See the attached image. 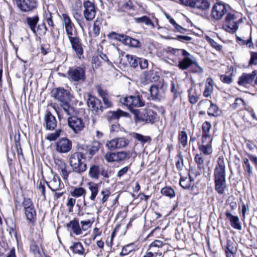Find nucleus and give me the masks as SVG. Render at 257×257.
<instances>
[{
  "label": "nucleus",
  "mask_w": 257,
  "mask_h": 257,
  "mask_svg": "<svg viewBox=\"0 0 257 257\" xmlns=\"http://www.w3.org/2000/svg\"><path fill=\"white\" fill-rule=\"evenodd\" d=\"M110 36L111 38L122 42L126 45L130 47L139 48L140 46V43L139 40L130 37L124 34H119L115 32H112Z\"/></svg>",
  "instance_id": "nucleus-10"
},
{
  "label": "nucleus",
  "mask_w": 257,
  "mask_h": 257,
  "mask_svg": "<svg viewBox=\"0 0 257 257\" xmlns=\"http://www.w3.org/2000/svg\"><path fill=\"white\" fill-rule=\"evenodd\" d=\"M87 104L89 109L96 114H100L104 110V107L101 101L96 97L91 94L88 95Z\"/></svg>",
  "instance_id": "nucleus-11"
},
{
  "label": "nucleus",
  "mask_w": 257,
  "mask_h": 257,
  "mask_svg": "<svg viewBox=\"0 0 257 257\" xmlns=\"http://www.w3.org/2000/svg\"><path fill=\"white\" fill-rule=\"evenodd\" d=\"M188 54L183 55V58L178 61V67L179 69L184 70L187 69L194 63V57L189 52Z\"/></svg>",
  "instance_id": "nucleus-19"
},
{
  "label": "nucleus",
  "mask_w": 257,
  "mask_h": 257,
  "mask_svg": "<svg viewBox=\"0 0 257 257\" xmlns=\"http://www.w3.org/2000/svg\"><path fill=\"white\" fill-rule=\"evenodd\" d=\"M215 189L219 194H223L226 188V180H214Z\"/></svg>",
  "instance_id": "nucleus-37"
},
{
  "label": "nucleus",
  "mask_w": 257,
  "mask_h": 257,
  "mask_svg": "<svg viewBox=\"0 0 257 257\" xmlns=\"http://www.w3.org/2000/svg\"><path fill=\"white\" fill-rule=\"evenodd\" d=\"M256 74L255 71L251 73H243L242 74V85L250 84L253 81Z\"/></svg>",
  "instance_id": "nucleus-39"
},
{
  "label": "nucleus",
  "mask_w": 257,
  "mask_h": 257,
  "mask_svg": "<svg viewBox=\"0 0 257 257\" xmlns=\"http://www.w3.org/2000/svg\"><path fill=\"white\" fill-rule=\"evenodd\" d=\"M127 114V113L120 109H118L117 111H109L107 114V119L110 123H116L120 116H126Z\"/></svg>",
  "instance_id": "nucleus-28"
},
{
  "label": "nucleus",
  "mask_w": 257,
  "mask_h": 257,
  "mask_svg": "<svg viewBox=\"0 0 257 257\" xmlns=\"http://www.w3.org/2000/svg\"><path fill=\"white\" fill-rule=\"evenodd\" d=\"M225 215L230 220V224L232 227L239 230L241 229L239 218L237 216L232 215L229 211L225 213Z\"/></svg>",
  "instance_id": "nucleus-36"
},
{
  "label": "nucleus",
  "mask_w": 257,
  "mask_h": 257,
  "mask_svg": "<svg viewBox=\"0 0 257 257\" xmlns=\"http://www.w3.org/2000/svg\"><path fill=\"white\" fill-rule=\"evenodd\" d=\"M96 88L99 96L101 97L102 99L108 96V93L106 90L102 89L100 86H97Z\"/></svg>",
  "instance_id": "nucleus-60"
},
{
  "label": "nucleus",
  "mask_w": 257,
  "mask_h": 257,
  "mask_svg": "<svg viewBox=\"0 0 257 257\" xmlns=\"http://www.w3.org/2000/svg\"><path fill=\"white\" fill-rule=\"evenodd\" d=\"M68 78L72 81H84L85 80V69L81 66L69 68L68 71Z\"/></svg>",
  "instance_id": "nucleus-8"
},
{
  "label": "nucleus",
  "mask_w": 257,
  "mask_h": 257,
  "mask_svg": "<svg viewBox=\"0 0 257 257\" xmlns=\"http://www.w3.org/2000/svg\"><path fill=\"white\" fill-rule=\"evenodd\" d=\"M109 173L104 168L97 165H92L90 166L89 170V176L93 179L98 180L100 175L104 178L108 179L109 177Z\"/></svg>",
  "instance_id": "nucleus-12"
},
{
  "label": "nucleus",
  "mask_w": 257,
  "mask_h": 257,
  "mask_svg": "<svg viewBox=\"0 0 257 257\" xmlns=\"http://www.w3.org/2000/svg\"><path fill=\"white\" fill-rule=\"evenodd\" d=\"M249 64H257V52H251V57L249 62Z\"/></svg>",
  "instance_id": "nucleus-64"
},
{
  "label": "nucleus",
  "mask_w": 257,
  "mask_h": 257,
  "mask_svg": "<svg viewBox=\"0 0 257 257\" xmlns=\"http://www.w3.org/2000/svg\"><path fill=\"white\" fill-rule=\"evenodd\" d=\"M194 160L197 164V167L199 169H201L204 167V161L203 158L202 154H197L195 155Z\"/></svg>",
  "instance_id": "nucleus-49"
},
{
  "label": "nucleus",
  "mask_w": 257,
  "mask_h": 257,
  "mask_svg": "<svg viewBox=\"0 0 257 257\" xmlns=\"http://www.w3.org/2000/svg\"><path fill=\"white\" fill-rule=\"evenodd\" d=\"M25 216L28 223L33 224L36 221V211L35 207L24 210Z\"/></svg>",
  "instance_id": "nucleus-32"
},
{
  "label": "nucleus",
  "mask_w": 257,
  "mask_h": 257,
  "mask_svg": "<svg viewBox=\"0 0 257 257\" xmlns=\"http://www.w3.org/2000/svg\"><path fill=\"white\" fill-rule=\"evenodd\" d=\"M68 38L72 49L77 57L80 59L83 54V48L81 39L78 36H70Z\"/></svg>",
  "instance_id": "nucleus-16"
},
{
  "label": "nucleus",
  "mask_w": 257,
  "mask_h": 257,
  "mask_svg": "<svg viewBox=\"0 0 257 257\" xmlns=\"http://www.w3.org/2000/svg\"><path fill=\"white\" fill-rule=\"evenodd\" d=\"M86 191L82 187L75 188L71 192V196L75 197H79L82 195L85 194Z\"/></svg>",
  "instance_id": "nucleus-48"
},
{
  "label": "nucleus",
  "mask_w": 257,
  "mask_h": 257,
  "mask_svg": "<svg viewBox=\"0 0 257 257\" xmlns=\"http://www.w3.org/2000/svg\"><path fill=\"white\" fill-rule=\"evenodd\" d=\"M45 126L47 130L53 131L57 125L56 117L49 111H47L44 116Z\"/></svg>",
  "instance_id": "nucleus-23"
},
{
  "label": "nucleus",
  "mask_w": 257,
  "mask_h": 257,
  "mask_svg": "<svg viewBox=\"0 0 257 257\" xmlns=\"http://www.w3.org/2000/svg\"><path fill=\"white\" fill-rule=\"evenodd\" d=\"M133 137L140 142L143 145L147 142L150 144L151 141V138L150 136H145L142 134L137 133H133Z\"/></svg>",
  "instance_id": "nucleus-41"
},
{
  "label": "nucleus",
  "mask_w": 257,
  "mask_h": 257,
  "mask_svg": "<svg viewBox=\"0 0 257 257\" xmlns=\"http://www.w3.org/2000/svg\"><path fill=\"white\" fill-rule=\"evenodd\" d=\"M149 91L152 99L155 101H160L164 98V92L162 87L159 88L158 86L152 85Z\"/></svg>",
  "instance_id": "nucleus-20"
},
{
  "label": "nucleus",
  "mask_w": 257,
  "mask_h": 257,
  "mask_svg": "<svg viewBox=\"0 0 257 257\" xmlns=\"http://www.w3.org/2000/svg\"><path fill=\"white\" fill-rule=\"evenodd\" d=\"M61 132V130L56 131L54 133L48 135L46 137V139L50 141L56 140V139L60 136Z\"/></svg>",
  "instance_id": "nucleus-54"
},
{
  "label": "nucleus",
  "mask_w": 257,
  "mask_h": 257,
  "mask_svg": "<svg viewBox=\"0 0 257 257\" xmlns=\"http://www.w3.org/2000/svg\"><path fill=\"white\" fill-rule=\"evenodd\" d=\"M198 149L205 155H209L212 154V150L211 142L209 140H206L205 143L202 145H199Z\"/></svg>",
  "instance_id": "nucleus-35"
},
{
  "label": "nucleus",
  "mask_w": 257,
  "mask_h": 257,
  "mask_svg": "<svg viewBox=\"0 0 257 257\" xmlns=\"http://www.w3.org/2000/svg\"><path fill=\"white\" fill-rule=\"evenodd\" d=\"M86 151L85 154V158L91 159L96 153H97L100 148V143L97 141H94L90 145L85 146ZM83 150H85L83 148Z\"/></svg>",
  "instance_id": "nucleus-25"
},
{
  "label": "nucleus",
  "mask_w": 257,
  "mask_h": 257,
  "mask_svg": "<svg viewBox=\"0 0 257 257\" xmlns=\"http://www.w3.org/2000/svg\"><path fill=\"white\" fill-rule=\"evenodd\" d=\"M198 105H205V106L209 105L207 111V114L210 116L213 117H217L218 115L219 108L215 104L212 102L211 101L208 99L202 100L199 102Z\"/></svg>",
  "instance_id": "nucleus-18"
},
{
  "label": "nucleus",
  "mask_w": 257,
  "mask_h": 257,
  "mask_svg": "<svg viewBox=\"0 0 257 257\" xmlns=\"http://www.w3.org/2000/svg\"><path fill=\"white\" fill-rule=\"evenodd\" d=\"M18 7L23 12H29L37 8L36 0H21L17 4Z\"/></svg>",
  "instance_id": "nucleus-21"
},
{
  "label": "nucleus",
  "mask_w": 257,
  "mask_h": 257,
  "mask_svg": "<svg viewBox=\"0 0 257 257\" xmlns=\"http://www.w3.org/2000/svg\"><path fill=\"white\" fill-rule=\"evenodd\" d=\"M178 141L183 148H185L187 145L188 136L186 132L181 131L179 132Z\"/></svg>",
  "instance_id": "nucleus-44"
},
{
  "label": "nucleus",
  "mask_w": 257,
  "mask_h": 257,
  "mask_svg": "<svg viewBox=\"0 0 257 257\" xmlns=\"http://www.w3.org/2000/svg\"><path fill=\"white\" fill-rule=\"evenodd\" d=\"M135 22L137 23H144L146 25L149 26L152 25L154 27V24L152 22L150 18L146 16H144L142 17L135 18Z\"/></svg>",
  "instance_id": "nucleus-46"
},
{
  "label": "nucleus",
  "mask_w": 257,
  "mask_h": 257,
  "mask_svg": "<svg viewBox=\"0 0 257 257\" xmlns=\"http://www.w3.org/2000/svg\"><path fill=\"white\" fill-rule=\"evenodd\" d=\"M58 170L60 172L61 175L64 180H67L71 171L68 170L67 165L62 161H59L58 163Z\"/></svg>",
  "instance_id": "nucleus-31"
},
{
  "label": "nucleus",
  "mask_w": 257,
  "mask_h": 257,
  "mask_svg": "<svg viewBox=\"0 0 257 257\" xmlns=\"http://www.w3.org/2000/svg\"><path fill=\"white\" fill-rule=\"evenodd\" d=\"M242 118L245 123H246V126L248 127L255 124V122H252V120H257L255 113L253 112L251 108H247L243 110V116Z\"/></svg>",
  "instance_id": "nucleus-24"
},
{
  "label": "nucleus",
  "mask_w": 257,
  "mask_h": 257,
  "mask_svg": "<svg viewBox=\"0 0 257 257\" xmlns=\"http://www.w3.org/2000/svg\"><path fill=\"white\" fill-rule=\"evenodd\" d=\"M141 83L146 85L150 83L158 81L159 76L158 73L153 70L145 71L140 76Z\"/></svg>",
  "instance_id": "nucleus-14"
},
{
  "label": "nucleus",
  "mask_w": 257,
  "mask_h": 257,
  "mask_svg": "<svg viewBox=\"0 0 257 257\" xmlns=\"http://www.w3.org/2000/svg\"><path fill=\"white\" fill-rule=\"evenodd\" d=\"M101 25L100 22L96 20L93 25V33L94 35V36H97L99 35L100 31V25Z\"/></svg>",
  "instance_id": "nucleus-55"
},
{
  "label": "nucleus",
  "mask_w": 257,
  "mask_h": 257,
  "mask_svg": "<svg viewBox=\"0 0 257 257\" xmlns=\"http://www.w3.org/2000/svg\"><path fill=\"white\" fill-rule=\"evenodd\" d=\"M72 142L67 138H62L57 141L55 144L56 151L61 154L67 153L72 149Z\"/></svg>",
  "instance_id": "nucleus-15"
},
{
  "label": "nucleus",
  "mask_w": 257,
  "mask_h": 257,
  "mask_svg": "<svg viewBox=\"0 0 257 257\" xmlns=\"http://www.w3.org/2000/svg\"><path fill=\"white\" fill-rule=\"evenodd\" d=\"M62 19L67 36H73V28H74V25L72 22L70 17L66 14H63L62 15Z\"/></svg>",
  "instance_id": "nucleus-27"
},
{
  "label": "nucleus",
  "mask_w": 257,
  "mask_h": 257,
  "mask_svg": "<svg viewBox=\"0 0 257 257\" xmlns=\"http://www.w3.org/2000/svg\"><path fill=\"white\" fill-rule=\"evenodd\" d=\"M102 99L104 104V109L111 108L113 106V103L108 96Z\"/></svg>",
  "instance_id": "nucleus-61"
},
{
  "label": "nucleus",
  "mask_w": 257,
  "mask_h": 257,
  "mask_svg": "<svg viewBox=\"0 0 257 257\" xmlns=\"http://www.w3.org/2000/svg\"><path fill=\"white\" fill-rule=\"evenodd\" d=\"M88 189L91 192L90 199L91 200H94L98 192V185L93 182H89L88 183Z\"/></svg>",
  "instance_id": "nucleus-40"
},
{
  "label": "nucleus",
  "mask_w": 257,
  "mask_h": 257,
  "mask_svg": "<svg viewBox=\"0 0 257 257\" xmlns=\"http://www.w3.org/2000/svg\"><path fill=\"white\" fill-rule=\"evenodd\" d=\"M74 253H77L79 255H84L85 249L80 242H74L72 245L70 247Z\"/></svg>",
  "instance_id": "nucleus-38"
},
{
  "label": "nucleus",
  "mask_w": 257,
  "mask_h": 257,
  "mask_svg": "<svg viewBox=\"0 0 257 257\" xmlns=\"http://www.w3.org/2000/svg\"><path fill=\"white\" fill-rule=\"evenodd\" d=\"M179 2L182 5L201 11L208 10L210 6L208 0H179Z\"/></svg>",
  "instance_id": "nucleus-9"
},
{
  "label": "nucleus",
  "mask_w": 257,
  "mask_h": 257,
  "mask_svg": "<svg viewBox=\"0 0 257 257\" xmlns=\"http://www.w3.org/2000/svg\"><path fill=\"white\" fill-rule=\"evenodd\" d=\"M211 128V123L208 121H205L202 124V143L204 144L206 140H209V142L212 141L211 136L210 133V129Z\"/></svg>",
  "instance_id": "nucleus-30"
},
{
  "label": "nucleus",
  "mask_w": 257,
  "mask_h": 257,
  "mask_svg": "<svg viewBox=\"0 0 257 257\" xmlns=\"http://www.w3.org/2000/svg\"><path fill=\"white\" fill-rule=\"evenodd\" d=\"M139 64L141 69H144L148 67V61L146 59L140 58Z\"/></svg>",
  "instance_id": "nucleus-63"
},
{
  "label": "nucleus",
  "mask_w": 257,
  "mask_h": 257,
  "mask_svg": "<svg viewBox=\"0 0 257 257\" xmlns=\"http://www.w3.org/2000/svg\"><path fill=\"white\" fill-rule=\"evenodd\" d=\"M191 69L193 73L201 74L203 72V69L199 65L195 59H194V63L192 64Z\"/></svg>",
  "instance_id": "nucleus-52"
},
{
  "label": "nucleus",
  "mask_w": 257,
  "mask_h": 257,
  "mask_svg": "<svg viewBox=\"0 0 257 257\" xmlns=\"http://www.w3.org/2000/svg\"><path fill=\"white\" fill-rule=\"evenodd\" d=\"M227 13L226 6L221 4H215L211 11L212 18L216 20H220L223 16Z\"/></svg>",
  "instance_id": "nucleus-17"
},
{
  "label": "nucleus",
  "mask_w": 257,
  "mask_h": 257,
  "mask_svg": "<svg viewBox=\"0 0 257 257\" xmlns=\"http://www.w3.org/2000/svg\"><path fill=\"white\" fill-rule=\"evenodd\" d=\"M121 102L127 106L130 110L133 109V107H143L145 104V100L142 96L140 94L126 96L121 99Z\"/></svg>",
  "instance_id": "nucleus-4"
},
{
  "label": "nucleus",
  "mask_w": 257,
  "mask_h": 257,
  "mask_svg": "<svg viewBox=\"0 0 257 257\" xmlns=\"http://www.w3.org/2000/svg\"><path fill=\"white\" fill-rule=\"evenodd\" d=\"M161 194L170 198H173L175 196V192L174 190L170 187H165L161 190Z\"/></svg>",
  "instance_id": "nucleus-42"
},
{
  "label": "nucleus",
  "mask_w": 257,
  "mask_h": 257,
  "mask_svg": "<svg viewBox=\"0 0 257 257\" xmlns=\"http://www.w3.org/2000/svg\"><path fill=\"white\" fill-rule=\"evenodd\" d=\"M82 159H86L83 152H75L70 156L69 163L73 172L81 174L86 170L87 165Z\"/></svg>",
  "instance_id": "nucleus-3"
},
{
  "label": "nucleus",
  "mask_w": 257,
  "mask_h": 257,
  "mask_svg": "<svg viewBox=\"0 0 257 257\" xmlns=\"http://www.w3.org/2000/svg\"><path fill=\"white\" fill-rule=\"evenodd\" d=\"M106 146L107 147L108 149L110 151H113L116 149H118L117 145H116V139H112L108 142L106 144Z\"/></svg>",
  "instance_id": "nucleus-58"
},
{
  "label": "nucleus",
  "mask_w": 257,
  "mask_h": 257,
  "mask_svg": "<svg viewBox=\"0 0 257 257\" xmlns=\"http://www.w3.org/2000/svg\"><path fill=\"white\" fill-rule=\"evenodd\" d=\"M68 230H71L72 232L78 235L82 233V229L80 226L78 219L74 218L73 220L70 221L66 225Z\"/></svg>",
  "instance_id": "nucleus-29"
},
{
  "label": "nucleus",
  "mask_w": 257,
  "mask_h": 257,
  "mask_svg": "<svg viewBox=\"0 0 257 257\" xmlns=\"http://www.w3.org/2000/svg\"><path fill=\"white\" fill-rule=\"evenodd\" d=\"M126 57L128 62L132 67L135 68L138 66L140 58L128 54L126 55Z\"/></svg>",
  "instance_id": "nucleus-43"
},
{
  "label": "nucleus",
  "mask_w": 257,
  "mask_h": 257,
  "mask_svg": "<svg viewBox=\"0 0 257 257\" xmlns=\"http://www.w3.org/2000/svg\"><path fill=\"white\" fill-rule=\"evenodd\" d=\"M74 113L67 118V123L69 127L75 134H78L85 127V123L81 117L73 115Z\"/></svg>",
  "instance_id": "nucleus-7"
},
{
  "label": "nucleus",
  "mask_w": 257,
  "mask_h": 257,
  "mask_svg": "<svg viewBox=\"0 0 257 257\" xmlns=\"http://www.w3.org/2000/svg\"><path fill=\"white\" fill-rule=\"evenodd\" d=\"M116 162H121L126 159H130L131 158V153L130 151H121L116 153Z\"/></svg>",
  "instance_id": "nucleus-45"
},
{
  "label": "nucleus",
  "mask_w": 257,
  "mask_h": 257,
  "mask_svg": "<svg viewBox=\"0 0 257 257\" xmlns=\"http://www.w3.org/2000/svg\"><path fill=\"white\" fill-rule=\"evenodd\" d=\"M116 141L118 149L124 148L128 144V140L124 138H117Z\"/></svg>",
  "instance_id": "nucleus-51"
},
{
  "label": "nucleus",
  "mask_w": 257,
  "mask_h": 257,
  "mask_svg": "<svg viewBox=\"0 0 257 257\" xmlns=\"http://www.w3.org/2000/svg\"><path fill=\"white\" fill-rule=\"evenodd\" d=\"M241 154L238 152V154L234 155V159L230 166V171L232 175L235 176L236 178L240 176V165L241 161L240 157Z\"/></svg>",
  "instance_id": "nucleus-22"
},
{
  "label": "nucleus",
  "mask_w": 257,
  "mask_h": 257,
  "mask_svg": "<svg viewBox=\"0 0 257 257\" xmlns=\"http://www.w3.org/2000/svg\"><path fill=\"white\" fill-rule=\"evenodd\" d=\"M179 184L183 188L187 189L190 187L191 181L187 177H181Z\"/></svg>",
  "instance_id": "nucleus-50"
},
{
  "label": "nucleus",
  "mask_w": 257,
  "mask_h": 257,
  "mask_svg": "<svg viewBox=\"0 0 257 257\" xmlns=\"http://www.w3.org/2000/svg\"><path fill=\"white\" fill-rule=\"evenodd\" d=\"M105 159L108 162H116V153H107L105 156Z\"/></svg>",
  "instance_id": "nucleus-57"
},
{
  "label": "nucleus",
  "mask_w": 257,
  "mask_h": 257,
  "mask_svg": "<svg viewBox=\"0 0 257 257\" xmlns=\"http://www.w3.org/2000/svg\"><path fill=\"white\" fill-rule=\"evenodd\" d=\"M131 111L134 115L136 122L153 124L155 121L157 113L151 109H132Z\"/></svg>",
  "instance_id": "nucleus-2"
},
{
  "label": "nucleus",
  "mask_w": 257,
  "mask_h": 257,
  "mask_svg": "<svg viewBox=\"0 0 257 257\" xmlns=\"http://www.w3.org/2000/svg\"><path fill=\"white\" fill-rule=\"evenodd\" d=\"M83 7V15L86 21L90 22L94 20L96 15L97 8L93 2L84 0L82 3Z\"/></svg>",
  "instance_id": "nucleus-5"
},
{
  "label": "nucleus",
  "mask_w": 257,
  "mask_h": 257,
  "mask_svg": "<svg viewBox=\"0 0 257 257\" xmlns=\"http://www.w3.org/2000/svg\"><path fill=\"white\" fill-rule=\"evenodd\" d=\"M214 180H226L225 163L222 157H219L214 171Z\"/></svg>",
  "instance_id": "nucleus-13"
},
{
  "label": "nucleus",
  "mask_w": 257,
  "mask_h": 257,
  "mask_svg": "<svg viewBox=\"0 0 257 257\" xmlns=\"http://www.w3.org/2000/svg\"><path fill=\"white\" fill-rule=\"evenodd\" d=\"M177 157L178 159L176 163V166L178 171H181L183 167V157L181 153H179Z\"/></svg>",
  "instance_id": "nucleus-56"
},
{
  "label": "nucleus",
  "mask_w": 257,
  "mask_h": 257,
  "mask_svg": "<svg viewBox=\"0 0 257 257\" xmlns=\"http://www.w3.org/2000/svg\"><path fill=\"white\" fill-rule=\"evenodd\" d=\"M54 97L57 100L68 115H71L74 113V108L70 104L71 100L70 92L63 88L59 87L54 91Z\"/></svg>",
  "instance_id": "nucleus-1"
},
{
  "label": "nucleus",
  "mask_w": 257,
  "mask_h": 257,
  "mask_svg": "<svg viewBox=\"0 0 257 257\" xmlns=\"http://www.w3.org/2000/svg\"><path fill=\"white\" fill-rule=\"evenodd\" d=\"M165 52L166 53L171 54L174 56H175L180 59V56L185 55L188 54V52L185 49H176L171 47H168L165 49Z\"/></svg>",
  "instance_id": "nucleus-34"
},
{
  "label": "nucleus",
  "mask_w": 257,
  "mask_h": 257,
  "mask_svg": "<svg viewBox=\"0 0 257 257\" xmlns=\"http://www.w3.org/2000/svg\"><path fill=\"white\" fill-rule=\"evenodd\" d=\"M30 251L33 253L35 257H40L41 255L39 247L35 243H32L31 244Z\"/></svg>",
  "instance_id": "nucleus-53"
},
{
  "label": "nucleus",
  "mask_w": 257,
  "mask_h": 257,
  "mask_svg": "<svg viewBox=\"0 0 257 257\" xmlns=\"http://www.w3.org/2000/svg\"><path fill=\"white\" fill-rule=\"evenodd\" d=\"M244 162V168L245 171L248 173L249 175L251 174L252 171L251 168L249 163L248 160L247 159H245L243 160Z\"/></svg>",
  "instance_id": "nucleus-62"
},
{
  "label": "nucleus",
  "mask_w": 257,
  "mask_h": 257,
  "mask_svg": "<svg viewBox=\"0 0 257 257\" xmlns=\"http://www.w3.org/2000/svg\"><path fill=\"white\" fill-rule=\"evenodd\" d=\"M48 29L44 23L39 24L36 28V35L37 34L40 36H44L46 34Z\"/></svg>",
  "instance_id": "nucleus-47"
},
{
  "label": "nucleus",
  "mask_w": 257,
  "mask_h": 257,
  "mask_svg": "<svg viewBox=\"0 0 257 257\" xmlns=\"http://www.w3.org/2000/svg\"><path fill=\"white\" fill-rule=\"evenodd\" d=\"M26 23L33 34H36V28L39 21L38 15L34 17H28L26 19Z\"/></svg>",
  "instance_id": "nucleus-33"
},
{
  "label": "nucleus",
  "mask_w": 257,
  "mask_h": 257,
  "mask_svg": "<svg viewBox=\"0 0 257 257\" xmlns=\"http://www.w3.org/2000/svg\"><path fill=\"white\" fill-rule=\"evenodd\" d=\"M46 183L52 191H56L64 188V185L61 183L59 177L56 175L54 176L52 180L49 182L46 181Z\"/></svg>",
  "instance_id": "nucleus-26"
},
{
  "label": "nucleus",
  "mask_w": 257,
  "mask_h": 257,
  "mask_svg": "<svg viewBox=\"0 0 257 257\" xmlns=\"http://www.w3.org/2000/svg\"><path fill=\"white\" fill-rule=\"evenodd\" d=\"M241 22V19L236 21V16L231 13H227L223 24V28L227 32L234 33L238 29V23Z\"/></svg>",
  "instance_id": "nucleus-6"
},
{
  "label": "nucleus",
  "mask_w": 257,
  "mask_h": 257,
  "mask_svg": "<svg viewBox=\"0 0 257 257\" xmlns=\"http://www.w3.org/2000/svg\"><path fill=\"white\" fill-rule=\"evenodd\" d=\"M23 205L24 206V210L34 207L33 202L30 198H25L23 201Z\"/></svg>",
  "instance_id": "nucleus-59"
}]
</instances>
